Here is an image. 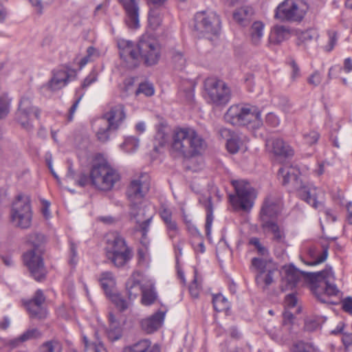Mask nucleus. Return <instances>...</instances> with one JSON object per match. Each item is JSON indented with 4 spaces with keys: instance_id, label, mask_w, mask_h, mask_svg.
Returning <instances> with one entry per match:
<instances>
[{
    "instance_id": "obj_31",
    "label": "nucleus",
    "mask_w": 352,
    "mask_h": 352,
    "mask_svg": "<svg viewBox=\"0 0 352 352\" xmlns=\"http://www.w3.org/2000/svg\"><path fill=\"white\" fill-rule=\"evenodd\" d=\"M84 352H107L102 342L99 340L98 333H95V340L90 342L86 336H82Z\"/></svg>"
},
{
    "instance_id": "obj_22",
    "label": "nucleus",
    "mask_w": 352,
    "mask_h": 352,
    "mask_svg": "<svg viewBox=\"0 0 352 352\" xmlns=\"http://www.w3.org/2000/svg\"><path fill=\"white\" fill-rule=\"evenodd\" d=\"M70 76L69 70L63 68L53 72V76L48 82L47 87L51 91H56L64 87Z\"/></svg>"
},
{
    "instance_id": "obj_40",
    "label": "nucleus",
    "mask_w": 352,
    "mask_h": 352,
    "mask_svg": "<svg viewBox=\"0 0 352 352\" xmlns=\"http://www.w3.org/2000/svg\"><path fill=\"white\" fill-rule=\"evenodd\" d=\"M139 142L138 138L130 136L125 139L121 146L126 153H133L138 148Z\"/></svg>"
},
{
    "instance_id": "obj_18",
    "label": "nucleus",
    "mask_w": 352,
    "mask_h": 352,
    "mask_svg": "<svg viewBox=\"0 0 352 352\" xmlns=\"http://www.w3.org/2000/svg\"><path fill=\"white\" fill-rule=\"evenodd\" d=\"M148 176L146 173H141L137 178L130 182L126 190V195L130 202L142 201V199L148 191Z\"/></svg>"
},
{
    "instance_id": "obj_16",
    "label": "nucleus",
    "mask_w": 352,
    "mask_h": 352,
    "mask_svg": "<svg viewBox=\"0 0 352 352\" xmlns=\"http://www.w3.org/2000/svg\"><path fill=\"white\" fill-rule=\"evenodd\" d=\"M140 57L144 60L148 65H153L157 63L160 58V47L158 43L150 38H142L138 43Z\"/></svg>"
},
{
    "instance_id": "obj_9",
    "label": "nucleus",
    "mask_w": 352,
    "mask_h": 352,
    "mask_svg": "<svg viewBox=\"0 0 352 352\" xmlns=\"http://www.w3.org/2000/svg\"><path fill=\"white\" fill-rule=\"evenodd\" d=\"M308 10L304 0H285L276 8L274 17L281 21L300 22Z\"/></svg>"
},
{
    "instance_id": "obj_62",
    "label": "nucleus",
    "mask_w": 352,
    "mask_h": 352,
    "mask_svg": "<svg viewBox=\"0 0 352 352\" xmlns=\"http://www.w3.org/2000/svg\"><path fill=\"white\" fill-rule=\"evenodd\" d=\"M320 322L316 320H307L305 324V329L308 331H313L320 327Z\"/></svg>"
},
{
    "instance_id": "obj_63",
    "label": "nucleus",
    "mask_w": 352,
    "mask_h": 352,
    "mask_svg": "<svg viewBox=\"0 0 352 352\" xmlns=\"http://www.w3.org/2000/svg\"><path fill=\"white\" fill-rule=\"evenodd\" d=\"M97 80V74L95 72L90 73L84 80L82 87L87 88Z\"/></svg>"
},
{
    "instance_id": "obj_34",
    "label": "nucleus",
    "mask_w": 352,
    "mask_h": 352,
    "mask_svg": "<svg viewBox=\"0 0 352 352\" xmlns=\"http://www.w3.org/2000/svg\"><path fill=\"white\" fill-rule=\"evenodd\" d=\"M272 263V260L269 256L263 258L254 257L252 259L251 265L252 267L259 272L260 274L256 277V280L258 282L261 275L265 272L267 267Z\"/></svg>"
},
{
    "instance_id": "obj_47",
    "label": "nucleus",
    "mask_w": 352,
    "mask_h": 352,
    "mask_svg": "<svg viewBox=\"0 0 352 352\" xmlns=\"http://www.w3.org/2000/svg\"><path fill=\"white\" fill-rule=\"evenodd\" d=\"M179 95L186 102H192L194 99V85L192 83L188 82L186 87L183 90H180Z\"/></svg>"
},
{
    "instance_id": "obj_14",
    "label": "nucleus",
    "mask_w": 352,
    "mask_h": 352,
    "mask_svg": "<svg viewBox=\"0 0 352 352\" xmlns=\"http://www.w3.org/2000/svg\"><path fill=\"white\" fill-rule=\"evenodd\" d=\"M221 21L214 12H199L195 14L193 30L199 34L216 35L220 30Z\"/></svg>"
},
{
    "instance_id": "obj_20",
    "label": "nucleus",
    "mask_w": 352,
    "mask_h": 352,
    "mask_svg": "<svg viewBox=\"0 0 352 352\" xmlns=\"http://www.w3.org/2000/svg\"><path fill=\"white\" fill-rule=\"evenodd\" d=\"M45 300V297L41 289H38L34 298L25 303V306L29 313L34 317L39 318L45 316V311L42 305Z\"/></svg>"
},
{
    "instance_id": "obj_23",
    "label": "nucleus",
    "mask_w": 352,
    "mask_h": 352,
    "mask_svg": "<svg viewBox=\"0 0 352 352\" xmlns=\"http://www.w3.org/2000/svg\"><path fill=\"white\" fill-rule=\"evenodd\" d=\"M165 317V312L158 311L150 317L141 321V327L147 333L156 331L162 325Z\"/></svg>"
},
{
    "instance_id": "obj_38",
    "label": "nucleus",
    "mask_w": 352,
    "mask_h": 352,
    "mask_svg": "<svg viewBox=\"0 0 352 352\" xmlns=\"http://www.w3.org/2000/svg\"><path fill=\"white\" fill-rule=\"evenodd\" d=\"M206 224H205V229H206V234L208 236L210 235L211 233V228H212V224L213 221V208H212V204L211 197H209L208 198V202L206 204Z\"/></svg>"
},
{
    "instance_id": "obj_43",
    "label": "nucleus",
    "mask_w": 352,
    "mask_h": 352,
    "mask_svg": "<svg viewBox=\"0 0 352 352\" xmlns=\"http://www.w3.org/2000/svg\"><path fill=\"white\" fill-rule=\"evenodd\" d=\"M293 352H321L311 343L299 342L293 348Z\"/></svg>"
},
{
    "instance_id": "obj_57",
    "label": "nucleus",
    "mask_w": 352,
    "mask_h": 352,
    "mask_svg": "<svg viewBox=\"0 0 352 352\" xmlns=\"http://www.w3.org/2000/svg\"><path fill=\"white\" fill-rule=\"evenodd\" d=\"M319 134L314 131L304 134L305 141L309 145L316 143L319 139Z\"/></svg>"
},
{
    "instance_id": "obj_56",
    "label": "nucleus",
    "mask_w": 352,
    "mask_h": 352,
    "mask_svg": "<svg viewBox=\"0 0 352 352\" xmlns=\"http://www.w3.org/2000/svg\"><path fill=\"white\" fill-rule=\"evenodd\" d=\"M322 81V74L318 71H315L311 74L307 78V82L309 85L314 87L318 86Z\"/></svg>"
},
{
    "instance_id": "obj_50",
    "label": "nucleus",
    "mask_w": 352,
    "mask_h": 352,
    "mask_svg": "<svg viewBox=\"0 0 352 352\" xmlns=\"http://www.w3.org/2000/svg\"><path fill=\"white\" fill-rule=\"evenodd\" d=\"M328 256V248L323 246L322 247V252L320 255H319L318 257L314 258L311 261H305L304 259L302 258V261L306 264L307 265H316L318 264H320L322 262H324Z\"/></svg>"
},
{
    "instance_id": "obj_21",
    "label": "nucleus",
    "mask_w": 352,
    "mask_h": 352,
    "mask_svg": "<svg viewBox=\"0 0 352 352\" xmlns=\"http://www.w3.org/2000/svg\"><path fill=\"white\" fill-rule=\"evenodd\" d=\"M151 209V206L144 204L142 201L131 202L130 205V217L135 222L140 223L148 218V216L152 215L153 217L154 212Z\"/></svg>"
},
{
    "instance_id": "obj_7",
    "label": "nucleus",
    "mask_w": 352,
    "mask_h": 352,
    "mask_svg": "<svg viewBox=\"0 0 352 352\" xmlns=\"http://www.w3.org/2000/svg\"><path fill=\"white\" fill-rule=\"evenodd\" d=\"M125 117L124 106L122 104L111 107L110 110L97 121L100 125L96 133L98 140L107 142L109 138L110 132L117 130Z\"/></svg>"
},
{
    "instance_id": "obj_19",
    "label": "nucleus",
    "mask_w": 352,
    "mask_h": 352,
    "mask_svg": "<svg viewBox=\"0 0 352 352\" xmlns=\"http://www.w3.org/2000/svg\"><path fill=\"white\" fill-rule=\"evenodd\" d=\"M138 0H119L123 6L125 13V23L131 29L140 27Z\"/></svg>"
},
{
    "instance_id": "obj_11",
    "label": "nucleus",
    "mask_w": 352,
    "mask_h": 352,
    "mask_svg": "<svg viewBox=\"0 0 352 352\" xmlns=\"http://www.w3.org/2000/svg\"><path fill=\"white\" fill-rule=\"evenodd\" d=\"M235 194L229 196L230 201L235 209L244 211L250 210L255 198L254 190L250 184L245 180H232Z\"/></svg>"
},
{
    "instance_id": "obj_53",
    "label": "nucleus",
    "mask_w": 352,
    "mask_h": 352,
    "mask_svg": "<svg viewBox=\"0 0 352 352\" xmlns=\"http://www.w3.org/2000/svg\"><path fill=\"white\" fill-rule=\"evenodd\" d=\"M39 335V332L37 329H33L24 332L18 338H16L14 342H23L30 339L36 338Z\"/></svg>"
},
{
    "instance_id": "obj_48",
    "label": "nucleus",
    "mask_w": 352,
    "mask_h": 352,
    "mask_svg": "<svg viewBox=\"0 0 352 352\" xmlns=\"http://www.w3.org/2000/svg\"><path fill=\"white\" fill-rule=\"evenodd\" d=\"M152 215L148 216V218L141 221L140 223H137L138 227L136 228V230L140 231L142 233V235L144 238H146L147 233L149 231V228L153 219Z\"/></svg>"
},
{
    "instance_id": "obj_26",
    "label": "nucleus",
    "mask_w": 352,
    "mask_h": 352,
    "mask_svg": "<svg viewBox=\"0 0 352 352\" xmlns=\"http://www.w3.org/2000/svg\"><path fill=\"white\" fill-rule=\"evenodd\" d=\"M263 228L273 234V241L278 243H285V233L277 223L272 221L267 220L262 225Z\"/></svg>"
},
{
    "instance_id": "obj_4",
    "label": "nucleus",
    "mask_w": 352,
    "mask_h": 352,
    "mask_svg": "<svg viewBox=\"0 0 352 352\" xmlns=\"http://www.w3.org/2000/svg\"><path fill=\"white\" fill-rule=\"evenodd\" d=\"M45 241V236L34 232L27 236L26 242L33 249L23 254L25 265L28 267L32 276L36 281L43 280L46 276V270L41 257L42 246Z\"/></svg>"
},
{
    "instance_id": "obj_58",
    "label": "nucleus",
    "mask_w": 352,
    "mask_h": 352,
    "mask_svg": "<svg viewBox=\"0 0 352 352\" xmlns=\"http://www.w3.org/2000/svg\"><path fill=\"white\" fill-rule=\"evenodd\" d=\"M164 223L166 224L170 237L173 238L178 231L177 223L171 219Z\"/></svg>"
},
{
    "instance_id": "obj_59",
    "label": "nucleus",
    "mask_w": 352,
    "mask_h": 352,
    "mask_svg": "<svg viewBox=\"0 0 352 352\" xmlns=\"http://www.w3.org/2000/svg\"><path fill=\"white\" fill-rule=\"evenodd\" d=\"M82 95L80 96L73 103L71 107L69 109L68 115H67V121L72 122L74 119V116L75 112L78 107L79 102L82 99Z\"/></svg>"
},
{
    "instance_id": "obj_6",
    "label": "nucleus",
    "mask_w": 352,
    "mask_h": 352,
    "mask_svg": "<svg viewBox=\"0 0 352 352\" xmlns=\"http://www.w3.org/2000/svg\"><path fill=\"white\" fill-rule=\"evenodd\" d=\"M224 120L232 125L246 126L252 129L263 124L260 111L252 106L232 105L225 113Z\"/></svg>"
},
{
    "instance_id": "obj_10",
    "label": "nucleus",
    "mask_w": 352,
    "mask_h": 352,
    "mask_svg": "<svg viewBox=\"0 0 352 352\" xmlns=\"http://www.w3.org/2000/svg\"><path fill=\"white\" fill-rule=\"evenodd\" d=\"M205 98L215 106L226 105L231 98V91L223 80L208 78L204 82Z\"/></svg>"
},
{
    "instance_id": "obj_36",
    "label": "nucleus",
    "mask_w": 352,
    "mask_h": 352,
    "mask_svg": "<svg viewBox=\"0 0 352 352\" xmlns=\"http://www.w3.org/2000/svg\"><path fill=\"white\" fill-rule=\"evenodd\" d=\"M245 136H240L238 134L234 135L226 142L228 151L232 154L236 153L243 146Z\"/></svg>"
},
{
    "instance_id": "obj_32",
    "label": "nucleus",
    "mask_w": 352,
    "mask_h": 352,
    "mask_svg": "<svg viewBox=\"0 0 352 352\" xmlns=\"http://www.w3.org/2000/svg\"><path fill=\"white\" fill-rule=\"evenodd\" d=\"M289 29L283 25H276L273 27L270 39L274 43H281L289 34Z\"/></svg>"
},
{
    "instance_id": "obj_24",
    "label": "nucleus",
    "mask_w": 352,
    "mask_h": 352,
    "mask_svg": "<svg viewBox=\"0 0 352 352\" xmlns=\"http://www.w3.org/2000/svg\"><path fill=\"white\" fill-rule=\"evenodd\" d=\"M266 146L272 148V151L276 155L283 157H290L294 154L293 149L282 139L270 138L266 140Z\"/></svg>"
},
{
    "instance_id": "obj_28",
    "label": "nucleus",
    "mask_w": 352,
    "mask_h": 352,
    "mask_svg": "<svg viewBox=\"0 0 352 352\" xmlns=\"http://www.w3.org/2000/svg\"><path fill=\"white\" fill-rule=\"evenodd\" d=\"M169 55L174 68L177 70H182L186 65V58L182 49L172 48L170 50Z\"/></svg>"
},
{
    "instance_id": "obj_60",
    "label": "nucleus",
    "mask_w": 352,
    "mask_h": 352,
    "mask_svg": "<svg viewBox=\"0 0 352 352\" xmlns=\"http://www.w3.org/2000/svg\"><path fill=\"white\" fill-rule=\"evenodd\" d=\"M265 122L268 125L276 127L279 124L280 120L274 113H269L266 116Z\"/></svg>"
},
{
    "instance_id": "obj_29",
    "label": "nucleus",
    "mask_w": 352,
    "mask_h": 352,
    "mask_svg": "<svg viewBox=\"0 0 352 352\" xmlns=\"http://www.w3.org/2000/svg\"><path fill=\"white\" fill-rule=\"evenodd\" d=\"M254 14V10L250 6H243L233 13V18L234 21L242 25H246V24L250 21L252 16Z\"/></svg>"
},
{
    "instance_id": "obj_15",
    "label": "nucleus",
    "mask_w": 352,
    "mask_h": 352,
    "mask_svg": "<svg viewBox=\"0 0 352 352\" xmlns=\"http://www.w3.org/2000/svg\"><path fill=\"white\" fill-rule=\"evenodd\" d=\"M100 281L105 294L116 307L121 311L126 310L129 306V302L126 301L120 294L117 293L116 280L113 274L109 272L102 273Z\"/></svg>"
},
{
    "instance_id": "obj_55",
    "label": "nucleus",
    "mask_w": 352,
    "mask_h": 352,
    "mask_svg": "<svg viewBox=\"0 0 352 352\" xmlns=\"http://www.w3.org/2000/svg\"><path fill=\"white\" fill-rule=\"evenodd\" d=\"M196 273V271H195V277L193 281L189 286V292L191 296L194 298H197L199 297L200 292V286L197 283Z\"/></svg>"
},
{
    "instance_id": "obj_45",
    "label": "nucleus",
    "mask_w": 352,
    "mask_h": 352,
    "mask_svg": "<svg viewBox=\"0 0 352 352\" xmlns=\"http://www.w3.org/2000/svg\"><path fill=\"white\" fill-rule=\"evenodd\" d=\"M249 243L253 245L257 251V253L263 256H269V251L267 248L264 246L260 241V239L257 237H252L249 240Z\"/></svg>"
},
{
    "instance_id": "obj_3",
    "label": "nucleus",
    "mask_w": 352,
    "mask_h": 352,
    "mask_svg": "<svg viewBox=\"0 0 352 352\" xmlns=\"http://www.w3.org/2000/svg\"><path fill=\"white\" fill-rule=\"evenodd\" d=\"M299 170L292 166H283L278 171V177L283 186L292 184L294 189L298 190L299 197L314 208H318L322 203L318 200L319 193L322 192L315 187H307L301 185L298 180Z\"/></svg>"
},
{
    "instance_id": "obj_49",
    "label": "nucleus",
    "mask_w": 352,
    "mask_h": 352,
    "mask_svg": "<svg viewBox=\"0 0 352 352\" xmlns=\"http://www.w3.org/2000/svg\"><path fill=\"white\" fill-rule=\"evenodd\" d=\"M143 94L146 96H151L154 94V88L151 84L144 82L139 85L138 88L135 90V95L138 96Z\"/></svg>"
},
{
    "instance_id": "obj_61",
    "label": "nucleus",
    "mask_w": 352,
    "mask_h": 352,
    "mask_svg": "<svg viewBox=\"0 0 352 352\" xmlns=\"http://www.w3.org/2000/svg\"><path fill=\"white\" fill-rule=\"evenodd\" d=\"M76 182L78 186L84 187L89 184H91V175L88 176L85 173H81L78 177V179H76Z\"/></svg>"
},
{
    "instance_id": "obj_13",
    "label": "nucleus",
    "mask_w": 352,
    "mask_h": 352,
    "mask_svg": "<svg viewBox=\"0 0 352 352\" xmlns=\"http://www.w3.org/2000/svg\"><path fill=\"white\" fill-rule=\"evenodd\" d=\"M31 96H23L15 112L14 120L21 127L28 131L34 129L32 116L37 120L40 118L41 109L32 104Z\"/></svg>"
},
{
    "instance_id": "obj_35",
    "label": "nucleus",
    "mask_w": 352,
    "mask_h": 352,
    "mask_svg": "<svg viewBox=\"0 0 352 352\" xmlns=\"http://www.w3.org/2000/svg\"><path fill=\"white\" fill-rule=\"evenodd\" d=\"M162 21V13L161 9L157 7L151 8L148 16L149 27L155 30L160 26Z\"/></svg>"
},
{
    "instance_id": "obj_46",
    "label": "nucleus",
    "mask_w": 352,
    "mask_h": 352,
    "mask_svg": "<svg viewBox=\"0 0 352 352\" xmlns=\"http://www.w3.org/2000/svg\"><path fill=\"white\" fill-rule=\"evenodd\" d=\"M156 297V293L153 289H144L141 302L144 305H151L155 302Z\"/></svg>"
},
{
    "instance_id": "obj_64",
    "label": "nucleus",
    "mask_w": 352,
    "mask_h": 352,
    "mask_svg": "<svg viewBox=\"0 0 352 352\" xmlns=\"http://www.w3.org/2000/svg\"><path fill=\"white\" fill-rule=\"evenodd\" d=\"M342 306L344 311L352 314V297H346L342 302Z\"/></svg>"
},
{
    "instance_id": "obj_1",
    "label": "nucleus",
    "mask_w": 352,
    "mask_h": 352,
    "mask_svg": "<svg viewBox=\"0 0 352 352\" xmlns=\"http://www.w3.org/2000/svg\"><path fill=\"white\" fill-rule=\"evenodd\" d=\"M283 282L285 289H292L304 276L311 283V289L316 298L322 303L331 304L330 297L336 296L339 289L334 283L335 275L330 266L318 272L300 271L294 265L284 266Z\"/></svg>"
},
{
    "instance_id": "obj_27",
    "label": "nucleus",
    "mask_w": 352,
    "mask_h": 352,
    "mask_svg": "<svg viewBox=\"0 0 352 352\" xmlns=\"http://www.w3.org/2000/svg\"><path fill=\"white\" fill-rule=\"evenodd\" d=\"M126 289L129 301L135 300L140 294H142L143 289L140 280L131 276L126 283Z\"/></svg>"
},
{
    "instance_id": "obj_41",
    "label": "nucleus",
    "mask_w": 352,
    "mask_h": 352,
    "mask_svg": "<svg viewBox=\"0 0 352 352\" xmlns=\"http://www.w3.org/2000/svg\"><path fill=\"white\" fill-rule=\"evenodd\" d=\"M214 309L217 311H222L229 307L227 299L222 294L214 295L212 298Z\"/></svg>"
},
{
    "instance_id": "obj_44",
    "label": "nucleus",
    "mask_w": 352,
    "mask_h": 352,
    "mask_svg": "<svg viewBox=\"0 0 352 352\" xmlns=\"http://www.w3.org/2000/svg\"><path fill=\"white\" fill-rule=\"evenodd\" d=\"M168 142V135L163 129L157 130L154 139V148L156 151L158 147L164 146Z\"/></svg>"
},
{
    "instance_id": "obj_2",
    "label": "nucleus",
    "mask_w": 352,
    "mask_h": 352,
    "mask_svg": "<svg viewBox=\"0 0 352 352\" xmlns=\"http://www.w3.org/2000/svg\"><path fill=\"white\" fill-rule=\"evenodd\" d=\"M207 148L206 140L193 128L183 127L175 129L171 148L179 155L190 158L202 154Z\"/></svg>"
},
{
    "instance_id": "obj_25",
    "label": "nucleus",
    "mask_w": 352,
    "mask_h": 352,
    "mask_svg": "<svg viewBox=\"0 0 352 352\" xmlns=\"http://www.w3.org/2000/svg\"><path fill=\"white\" fill-rule=\"evenodd\" d=\"M122 352H160V348L156 344L151 345V342L148 339H143L125 346Z\"/></svg>"
},
{
    "instance_id": "obj_17",
    "label": "nucleus",
    "mask_w": 352,
    "mask_h": 352,
    "mask_svg": "<svg viewBox=\"0 0 352 352\" xmlns=\"http://www.w3.org/2000/svg\"><path fill=\"white\" fill-rule=\"evenodd\" d=\"M120 58L126 63L129 68H134L139 63L140 52L138 44L133 42L120 38L118 41Z\"/></svg>"
},
{
    "instance_id": "obj_42",
    "label": "nucleus",
    "mask_w": 352,
    "mask_h": 352,
    "mask_svg": "<svg viewBox=\"0 0 352 352\" xmlns=\"http://www.w3.org/2000/svg\"><path fill=\"white\" fill-rule=\"evenodd\" d=\"M11 100L6 96H0V120L5 119L10 111Z\"/></svg>"
},
{
    "instance_id": "obj_12",
    "label": "nucleus",
    "mask_w": 352,
    "mask_h": 352,
    "mask_svg": "<svg viewBox=\"0 0 352 352\" xmlns=\"http://www.w3.org/2000/svg\"><path fill=\"white\" fill-rule=\"evenodd\" d=\"M13 224L21 229L30 227L32 222V210L30 199L28 196L19 195L12 204L10 213Z\"/></svg>"
},
{
    "instance_id": "obj_39",
    "label": "nucleus",
    "mask_w": 352,
    "mask_h": 352,
    "mask_svg": "<svg viewBox=\"0 0 352 352\" xmlns=\"http://www.w3.org/2000/svg\"><path fill=\"white\" fill-rule=\"evenodd\" d=\"M40 352H62V344L57 340L43 342L39 347Z\"/></svg>"
},
{
    "instance_id": "obj_52",
    "label": "nucleus",
    "mask_w": 352,
    "mask_h": 352,
    "mask_svg": "<svg viewBox=\"0 0 352 352\" xmlns=\"http://www.w3.org/2000/svg\"><path fill=\"white\" fill-rule=\"evenodd\" d=\"M289 65L291 67L290 79L292 82H296L301 76L300 69L293 59L289 60Z\"/></svg>"
},
{
    "instance_id": "obj_51",
    "label": "nucleus",
    "mask_w": 352,
    "mask_h": 352,
    "mask_svg": "<svg viewBox=\"0 0 352 352\" xmlns=\"http://www.w3.org/2000/svg\"><path fill=\"white\" fill-rule=\"evenodd\" d=\"M78 261L77 253V245L74 242L69 243V263L72 266H75Z\"/></svg>"
},
{
    "instance_id": "obj_30",
    "label": "nucleus",
    "mask_w": 352,
    "mask_h": 352,
    "mask_svg": "<svg viewBox=\"0 0 352 352\" xmlns=\"http://www.w3.org/2000/svg\"><path fill=\"white\" fill-rule=\"evenodd\" d=\"M279 209L278 204L276 200L272 197H267L261 211L262 218L276 216L279 212Z\"/></svg>"
},
{
    "instance_id": "obj_33",
    "label": "nucleus",
    "mask_w": 352,
    "mask_h": 352,
    "mask_svg": "<svg viewBox=\"0 0 352 352\" xmlns=\"http://www.w3.org/2000/svg\"><path fill=\"white\" fill-rule=\"evenodd\" d=\"M297 45H306L309 42L316 40L318 36V32L315 29H308L305 31H298L297 34Z\"/></svg>"
},
{
    "instance_id": "obj_54",
    "label": "nucleus",
    "mask_w": 352,
    "mask_h": 352,
    "mask_svg": "<svg viewBox=\"0 0 352 352\" xmlns=\"http://www.w3.org/2000/svg\"><path fill=\"white\" fill-rule=\"evenodd\" d=\"M327 34L329 36V43L328 45L325 46V50L327 52H331L337 43V32L334 30H329Z\"/></svg>"
},
{
    "instance_id": "obj_37",
    "label": "nucleus",
    "mask_w": 352,
    "mask_h": 352,
    "mask_svg": "<svg viewBox=\"0 0 352 352\" xmlns=\"http://www.w3.org/2000/svg\"><path fill=\"white\" fill-rule=\"evenodd\" d=\"M264 25L261 21H255L251 26L250 36L254 45L260 43L263 36Z\"/></svg>"
},
{
    "instance_id": "obj_5",
    "label": "nucleus",
    "mask_w": 352,
    "mask_h": 352,
    "mask_svg": "<svg viewBox=\"0 0 352 352\" xmlns=\"http://www.w3.org/2000/svg\"><path fill=\"white\" fill-rule=\"evenodd\" d=\"M106 256L117 267L126 265L132 258V249L129 247L124 238L117 232L107 235L105 247Z\"/></svg>"
},
{
    "instance_id": "obj_8",
    "label": "nucleus",
    "mask_w": 352,
    "mask_h": 352,
    "mask_svg": "<svg viewBox=\"0 0 352 352\" xmlns=\"http://www.w3.org/2000/svg\"><path fill=\"white\" fill-rule=\"evenodd\" d=\"M119 179L117 170L106 162L96 163L91 169V184L99 190H111Z\"/></svg>"
}]
</instances>
